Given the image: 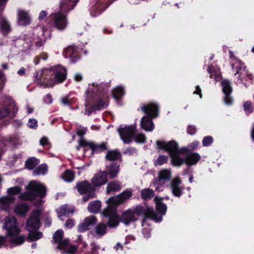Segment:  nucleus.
I'll return each instance as SVG.
<instances>
[{
  "mask_svg": "<svg viewBox=\"0 0 254 254\" xmlns=\"http://www.w3.org/2000/svg\"><path fill=\"white\" fill-rule=\"evenodd\" d=\"M51 17L54 25L59 30H64L67 26V20L64 12L59 10L52 14Z\"/></svg>",
  "mask_w": 254,
  "mask_h": 254,
  "instance_id": "obj_17",
  "label": "nucleus"
},
{
  "mask_svg": "<svg viewBox=\"0 0 254 254\" xmlns=\"http://www.w3.org/2000/svg\"><path fill=\"white\" fill-rule=\"evenodd\" d=\"M29 210L27 204L24 203L16 205L14 208V212L17 215L24 216Z\"/></svg>",
  "mask_w": 254,
  "mask_h": 254,
  "instance_id": "obj_31",
  "label": "nucleus"
},
{
  "mask_svg": "<svg viewBox=\"0 0 254 254\" xmlns=\"http://www.w3.org/2000/svg\"><path fill=\"white\" fill-rule=\"evenodd\" d=\"M107 231V226L105 224L100 223L92 230V234L97 238H100L104 235Z\"/></svg>",
  "mask_w": 254,
  "mask_h": 254,
  "instance_id": "obj_27",
  "label": "nucleus"
},
{
  "mask_svg": "<svg viewBox=\"0 0 254 254\" xmlns=\"http://www.w3.org/2000/svg\"><path fill=\"white\" fill-rule=\"evenodd\" d=\"M136 130V125L133 124L125 127L121 126L118 128V132L124 143L128 144L132 141Z\"/></svg>",
  "mask_w": 254,
  "mask_h": 254,
  "instance_id": "obj_14",
  "label": "nucleus"
},
{
  "mask_svg": "<svg viewBox=\"0 0 254 254\" xmlns=\"http://www.w3.org/2000/svg\"><path fill=\"white\" fill-rule=\"evenodd\" d=\"M119 172V165L117 163H112L107 167L106 173L111 178H114L117 176Z\"/></svg>",
  "mask_w": 254,
  "mask_h": 254,
  "instance_id": "obj_30",
  "label": "nucleus"
},
{
  "mask_svg": "<svg viewBox=\"0 0 254 254\" xmlns=\"http://www.w3.org/2000/svg\"><path fill=\"white\" fill-rule=\"evenodd\" d=\"M3 142L4 145L6 146L11 142V138L10 137L5 138L3 139Z\"/></svg>",
  "mask_w": 254,
  "mask_h": 254,
  "instance_id": "obj_62",
  "label": "nucleus"
},
{
  "mask_svg": "<svg viewBox=\"0 0 254 254\" xmlns=\"http://www.w3.org/2000/svg\"><path fill=\"white\" fill-rule=\"evenodd\" d=\"M121 157V154L116 150L108 151L106 155V158L109 161L120 160Z\"/></svg>",
  "mask_w": 254,
  "mask_h": 254,
  "instance_id": "obj_37",
  "label": "nucleus"
},
{
  "mask_svg": "<svg viewBox=\"0 0 254 254\" xmlns=\"http://www.w3.org/2000/svg\"><path fill=\"white\" fill-rule=\"evenodd\" d=\"M109 87L108 83H93L88 85L85 92V114L89 116L92 112L108 106L107 92Z\"/></svg>",
  "mask_w": 254,
  "mask_h": 254,
  "instance_id": "obj_1",
  "label": "nucleus"
},
{
  "mask_svg": "<svg viewBox=\"0 0 254 254\" xmlns=\"http://www.w3.org/2000/svg\"><path fill=\"white\" fill-rule=\"evenodd\" d=\"M47 15V13L46 11L43 10L42 11L39 15V19L40 20L43 19L44 18H45Z\"/></svg>",
  "mask_w": 254,
  "mask_h": 254,
  "instance_id": "obj_61",
  "label": "nucleus"
},
{
  "mask_svg": "<svg viewBox=\"0 0 254 254\" xmlns=\"http://www.w3.org/2000/svg\"><path fill=\"white\" fill-rule=\"evenodd\" d=\"M28 191L20 194L19 197L23 200H35V205H39L43 201L46 196L47 189L46 187L40 182L33 181L30 182L26 187Z\"/></svg>",
  "mask_w": 254,
  "mask_h": 254,
  "instance_id": "obj_5",
  "label": "nucleus"
},
{
  "mask_svg": "<svg viewBox=\"0 0 254 254\" xmlns=\"http://www.w3.org/2000/svg\"><path fill=\"white\" fill-rule=\"evenodd\" d=\"M170 188L173 195L176 197H180L185 189V186L183 184L182 180L178 177L172 180Z\"/></svg>",
  "mask_w": 254,
  "mask_h": 254,
  "instance_id": "obj_18",
  "label": "nucleus"
},
{
  "mask_svg": "<svg viewBox=\"0 0 254 254\" xmlns=\"http://www.w3.org/2000/svg\"><path fill=\"white\" fill-rule=\"evenodd\" d=\"M8 0H0V13L4 9L6 2Z\"/></svg>",
  "mask_w": 254,
  "mask_h": 254,
  "instance_id": "obj_57",
  "label": "nucleus"
},
{
  "mask_svg": "<svg viewBox=\"0 0 254 254\" xmlns=\"http://www.w3.org/2000/svg\"><path fill=\"white\" fill-rule=\"evenodd\" d=\"M155 200L157 212H155L151 207H145L140 205L136 206L132 210L137 218L140 216H144V218H148L156 222H160L162 220L163 216L166 213L167 207L162 202V198L157 199L156 198Z\"/></svg>",
  "mask_w": 254,
  "mask_h": 254,
  "instance_id": "obj_6",
  "label": "nucleus"
},
{
  "mask_svg": "<svg viewBox=\"0 0 254 254\" xmlns=\"http://www.w3.org/2000/svg\"><path fill=\"white\" fill-rule=\"evenodd\" d=\"M124 88L121 86L116 87L112 92L113 97L116 100L121 98L124 94Z\"/></svg>",
  "mask_w": 254,
  "mask_h": 254,
  "instance_id": "obj_35",
  "label": "nucleus"
},
{
  "mask_svg": "<svg viewBox=\"0 0 254 254\" xmlns=\"http://www.w3.org/2000/svg\"><path fill=\"white\" fill-rule=\"evenodd\" d=\"M187 132L189 134L193 135L196 132L195 127L193 126H188Z\"/></svg>",
  "mask_w": 254,
  "mask_h": 254,
  "instance_id": "obj_56",
  "label": "nucleus"
},
{
  "mask_svg": "<svg viewBox=\"0 0 254 254\" xmlns=\"http://www.w3.org/2000/svg\"><path fill=\"white\" fill-rule=\"evenodd\" d=\"M11 30V25L9 21L5 18H3L0 23V31L5 35L9 33Z\"/></svg>",
  "mask_w": 254,
  "mask_h": 254,
  "instance_id": "obj_32",
  "label": "nucleus"
},
{
  "mask_svg": "<svg viewBox=\"0 0 254 254\" xmlns=\"http://www.w3.org/2000/svg\"><path fill=\"white\" fill-rule=\"evenodd\" d=\"M194 94H198L200 98H202L201 90L199 86H196L195 90L193 92Z\"/></svg>",
  "mask_w": 254,
  "mask_h": 254,
  "instance_id": "obj_58",
  "label": "nucleus"
},
{
  "mask_svg": "<svg viewBox=\"0 0 254 254\" xmlns=\"http://www.w3.org/2000/svg\"><path fill=\"white\" fill-rule=\"evenodd\" d=\"M39 163V160L35 157L28 159L25 162L26 168L29 170H32Z\"/></svg>",
  "mask_w": 254,
  "mask_h": 254,
  "instance_id": "obj_38",
  "label": "nucleus"
},
{
  "mask_svg": "<svg viewBox=\"0 0 254 254\" xmlns=\"http://www.w3.org/2000/svg\"><path fill=\"white\" fill-rule=\"evenodd\" d=\"M30 21V17L28 13L23 10H19L18 13V25L24 26L28 24Z\"/></svg>",
  "mask_w": 254,
  "mask_h": 254,
  "instance_id": "obj_29",
  "label": "nucleus"
},
{
  "mask_svg": "<svg viewBox=\"0 0 254 254\" xmlns=\"http://www.w3.org/2000/svg\"><path fill=\"white\" fill-rule=\"evenodd\" d=\"M78 143L79 144L76 147L77 150L79 149L80 147H87L91 150L92 153H100L107 149V145L105 142L96 144L81 138Z\"/></svg>",
  "mask_w": 254,
  "mask_h": 254,
  "instance_id": "obj_16",
  "label": "nucleus"
},
{
  "mask_svg": "<svg viewBox=\"0 0 254 254\" xmlns=\"http://www.w3.org/2000/svg\"><path fill=\"white\" fill-rule=\"evenodd\" d=\"M15 197L7 195L0 197V209L9 211L11 206L14 203Z\"/></svg>",
  "mask_w": 254,
  "mask_h": 254,
  "instance_id": "obj_20",
  "label": "nucleus"
},
{
  "mask_svg": "<svg viewBox=\"0 0 254 254\" xmlns=\"http://www.w3.org/2000/svg\"><path fill=\"white\" fill-rule=\"evenodd\" d=\"M168 159V157L165 155H160L154 161L155 166H161L167 162Z\"/></svg>",
  "mask_w": 254,
  "mask_h": 254,
  "instance_id": "obj_42",
  "label": "nucleus"
},
{
  "mask_svg": "<svg viewBox=\"0 0 254 254\" xmlns=\"http://www.w3.org/2000/svg\"><path fill=\"white\" fill-rule=\"evenodd\" d=\"M232 67L233 69L236 71L235 75H238L240 82L243 83L245 80H247V78H251V75L248 74L245 66L241 61L236 60L234 63H232Z\"/></svg>",
  "mask_w": 254,
  "mask_h": 254,
  "instance_id": "obj_15",
  "label": "nucleus"
},
{
  "mask_svg": "<svg viewBox=\"0 0 254 254\" xmlns=\"http://www.w3.org/2000/svg\"><path fill=\"white\" fill-rule=\"evenodd\" d=\"M87 130V128L86 127H83L80 126L77 129V134L78 135L82 137L84 134H85ZM80 138H83L81 137ZM81 139H80V140Z\"/></svg>",
  "mask_w": 254,
  "mask_h": 254,
  "instance_id": "obj_51",
  "label": "nucleus"
},
{
  "mask_svg": "<svg viewBox=\"0 0 254 254\" xmlns=\"http://www.w3.org/2000/svg\"><path fill=\"white\" fill-rule=\"evenodd\" d=\"M74 101L69 96H66L61 98V103L64 106H70L73 104Z\"/></svg>",
  "mask_w": 254,
  "mask_h": 254,
  "instance_id": "obj_45",
  "label": "nucleus"
},
{
  "mask_svg": "<svg viewBox=\"0 0 254 254\" xmlns=\"http://www.w3.org/2000/svg\"><path fill=\"white\" fill-rule=\"evenodd\" d=\"M158 149L167 151L172 159V164L179 166L186 163L188 166L195 165L200 159V156L197 153H192L187 155L184 154V151L187 150L183 148L179 149L177 143L174 140L166 142L164 140H158L156 142Z\"/></svg>",
  "mask_w": 254,
  "mask_h": 254,
  "instance_id": "obj_2",
  "label": "nucleus"
},
{
  "mask_svg": "<svg viewBox=\"0 0 254 254\" xmlns=\"http://www.w3.org/2000/svg\"><path fill=\"white\" fill-rule=\"evenodd\" d=\"M66 74L67 70L64 67L56 65L37 72L35 75V80L41 86L52 87L56 84L64 82L66 78Z\"/></svg>",
  "mask_w": 254,
  "mask_h": 254,
  "instance_id": "obj_3",
  "label": "nucleus"
},
{
  "mask_svg": "<svg viewBox=\"0 0 254 254\" xmlns=\"http://www.w3.org/2000/svg\"><path fill=\"white\" fill-rule=\"evenodd\" d=\"M41 211L39 209L34 211L27 221L26 229L29 231L28 237L31 241H37L43 237L41 232H37L40 226L39 217Z\"/></svg>",
  "mask_w": 254,
  "mask_h": 254,
  "instance_id": "obj_11",
  "label": "nucleus"
},
{
  "mask_svg": "<svg viewBox=\"0 0 254 254\" xmlns=\"http://www.w3.org/2000/svg\"><path fill=\"white\" fill-rule=\"evenodd\" d=\"M172 178V171L170 169H164L158 173V177L152 182L150 186L154 187L158 192L164 190L165 184L170 181Z\"/></svg>",
  "mask_w": 254,
  "mask_h": 254,
  "instance_id": "obj_12",
  "label": "nucleus"
},
{
  "mask_svg": "<svg viewBox=\"0 0 254 254\" xmlns=\"http://www.w3.org/2000/svg\"><path fill=\"white\" fill-rule=\"evenodd\" d=\"M50 35V31L41 26L37 27L25 38V47L30 51H35L43 46L45 39Z\"/></svg>",
  "mask_w": 254,
  "mask_h": 254,
  "instance_id": "obj_8",
  "label": "nucleus"
},
{
  "mask_svg": "<svg viewBox=\"0 0 254 254\" xmlns=\"http://www.w3.org/2000/svg\"><path fill=\"white\" fill-rule=\"evenodd\" d=\"M65 55L66 58H69L73 60V59L76 57V50L73 46H69L65 50Z\"/></svg>",
  "mask_w": 254,
  "mask_h": 254,
  "instance_id": "obj_40",
  "label": "nucleus"
},
{
  "mask_svg": "<svg viewBox=\"0 0 254 254\" xmlns=\"http://www.w3.org/2000/svg\"><path fill=\"white\" fill-rule=\"evenodd\" d=\"M74 225V221L72 219H68L65 224L64 226L67 229H70Z\"/></svg>",
  "mask_w": 254,
  "mask_h": 254,
  "instance_id": "obj_53",
  "label": "nucleus"
},
{
  "mask_svg": "<svg viewBox=\"0 0 254 254\" xmlns=\"http://www.w3.org/2000/svg\"><path fill=\"white\" fill-rule=\"evenodd\" d=\"M134 141L137 143H143L146 141V136L143 133L134 134Z\"/></svg>",
  "mask_w": 254,
  "mask_h": 254,
  "instance_id": "obj_43",
  "label": "nucleus"
},
{
  "mask_svg": "<svg viewBox=\"0 0 254 254\" xmlns=\"http://www.w3.org/2000/svg\"><path fill=\"white\" fill-rule=\"evenodd\" d=\"M137 220V217L135 215L132 209H128L125 211L122 216L121 222L126 225H129L130 223Z\"/></svg>",
  "mask_w": 254,
  "mask_h": 254,
  "instance_id": "obj_23",
  "label": "nucleus"
},
{
  "mask_svg": "<svg viewBox=\"0 0 254 254\" xmlns=\"http://www.w3.org/2000/svg\"><path fill=\"white\" fill-rule=\"evenodd\" d=\"M152 220L148 218H144L142 221V226L143 227L142 234L145 238H149L151 236L150 222Z\"/></svg>",
  "mask_w": 254,
  "mask_h": 254,
  "instance_id": "obj_28",
  "label": "nucleus"
},
{
  "mask_svg": "<svg viewBox=\"0 0 254 254\" xmlns=\"http://www.w3.org/2000/svg\"><path fill=\"white\" fill-rule=\"evenodd\" d=\"M97 222L96 218L94 216H90L85 218L82 223L78 227V231L84 232L89 229L90 227L93 225Z\"/></svg>",
  "mask_w": 254,
  "mask_h": 254,
  "instance_id": "obj_22",
  "label": "nucleus"
},
{
  "mask_svg": "<svg viewBox=\"0 0 254 254\" xmlns=\"http://www.w3.org/2000/svg\"><path fill=\"white\" fill-rule=\"evenodd\" d=\"M9 113V110L6 107H3L0 111V118H3Z\"/></svg>",
  "mask_w": 254,
  "mask_h": 254,
  "instance_id": "obj_52",
  "label": "nucleus"
},
{
  "mask_svg": "<svg viewBox=\"0 0 254 254\" xmlns=\"http://www.w3.org/2000/svg\"><path fill=\"white\" fill-rule=\"evenodd\" d=\"M6 241L4 237H0V248L6 246Z\"/></svg>",
  "mask_w": 254,
  "mask_h": 254,
  "instance_id": "obj_59",
  "label": "nucleus"
},
{
  "mask_svg": "<svg viewBox=\"0 0 254 254\" xmlns=\"http://www.w3.org/2000/svg\"><path fill=\"white\" fill-rule=\"evenodd\" d=\"M132 195V190L128 189L116 196L110 197L106 201L108 207L102 212L101 215L107 219V224L110 228H115L119 223V217L117 213L116 207L126 202Z\"/></svg>",
  "mask_w": 254,
  "mask_h": 254,
  "instance_id": "obj_4",
  "label": "nucleus"
},
{
  "mask_svg": "<svg viewBox=\"0 0 254 254\" xmlns=\"http://www.w3.org/2000/svg\"><path fill=\"white\" fill-rule=\"evenodd\" d=\"M40 145L44 147H47V149H49L51 147V144L49 141L48 137L46 136H43L40 140Z\"/></svg>",
  "mask_w": 254,
  "mask_h": 254,
  "instance_id": "obj_46",
  "label": "nucleus"
},
{
  "mask_svg": "<svg viewBox=\"0 0 254 254\" xmlns=\"http://www.w3.org/2000/svg\"><path fill=\"white\" fill-rule=\"evenodd\" d=\"M48 166L46 164H43L36 168L33 172L34 176L45 175L47 173Z\"/></svg>",
  "mask_w": 254,
  "mask_h": 254,
  "instance_id": "obj_36",
  "label": "nucleus"
},
{
  "mask_svg": "<svg viewBox=\"0 0 254 254\" xmlns=\"http://www.w3.org/2000/svg\"><path fill=\"white\" fill-rule=\"evenodd\" d=\"M207 71L210 74V77L213 78L215 82L220 81L221 79V74L220 68L216 64H211L208 66Z\"/></svg>",
  "mask_w": 254,
  "mask_h": 254,
  "instance_id": "obj_26",
  "label": "nucleus"
},
{
  "mask_svg": "<svg viewBox=\"0 0 254 254\" xmlns=\"http://www.w3.org/2000/svg\"><path fill=\"white\" fill-rule=\"evenodd\" d=\"M221 86L222 87V91L224 94V101L225 103L227 105H230L233 103V99L230 95L232 91V87L229 81L223 80L221 82Z\"/></svg>",
  "mask_w": 254,
  "mask_h": 254,
  "instance_id": "obj_19",
  "label": "nucleus"
},
{
  "mask_svg": "<svg viewBox=\"0 0 254 254\" xmlns=\"http://www.w3.org/2000/svg\"><path fill=\"white\" fill-rule=\"evenodd\" d=\"M244 110L245 113L248 115L252 112V107L251 102L247 101L243 104Z\"/></svg>",
  "mask_w": 254,
  "mask_h": 254,
  "instance_id": "obj_49",
  "label": "nucleus"
},
{
  "mask_svg": "<svg viewBox=\"0 0 254 254\" xmlns=\"http://www.w3.org/2000/svg\"><path fill=\"white\" fill-rule=\"evenodd\" d=\"M21 190L20 188L17 186L9 188L7 190L8 193L7 195L13 196L14 197V195L18 194Z\"/></svg>",
  "mask_w": 254,
  "mask_h": 254,
  "instance_id": "obj_44",
  "label": "nucleus"
},
{
  "mask_svg": "<svg viewBox=\"0 0 254 254\" xmlns=\"http://www.w3.org/2000/svg\"><path fill=\"white\" fill-rule=\"evenodd\" d=\"M78 0H62L60 4V10L64 13L68 12L75 7Z\"/></svg>",
  "mask_w": 254,
  "mask_h": 254,
  "instance_id": "obj_24",
  "label": "nucleus"
},
{
  "mask_svg": "<svg viewBox=\"0 0 254 254\" xmlns=\"http://www.w3.org/2000/svg\"><path fill=\"white\" fill-rule=\"evenodd\" d=\"M43 100L45 103L50 104L53 102L52 97L50 94H48L44 97Z\"/></svg>",
  "mask_w": 254,
  "mask_h": 254,
  "instance_id": "obj_54",
  "label": "nucleus"
},
{
  "mask_svg": "<svg viewBox=\"0 0 254 254\" xmlns=\"http://www.w3.org/2000/svg\"><path fill=\"white\" fill-rule=\"evenodd\" d=\"M121 189V185L118 182H113L108 184L106 192L108 194L110 192H115L120 190Z\"/></svg>",
  "mask_w": 254,
  "mask_h": 254,
  "instance_id": "obj_34",
  "label": "nucleus"
},
{
  "mask_svg": "<svg viewBox=\"0 0 254 254\" xmlns=\"http://www.w3.org/2000/svg\"><path fill=\"white\" fill-rule=\"evenodd\" d=\"M87 208L91 213H99L101 209V202L99 200L93 201L89 203Z\"/></svg>",
  "mask_w": 254,
  "mask_h": 254,
  "instance_id": "obj_33",
  "label": "nucleus"
},
{
  "mask_svg": "<svg viewBox=\"0 0 254 254\" xmlns=\"http://www.w3.org/2000/svg\"><path fill=\"white\" fill-rule=\"evenodd\" d=\"M140 110L146 114V116H144L140 120V128L146 131H153L154 125L152 118H155L158 116V105L154 103L145 104L141 105Z\"/></svg>",
  "mask_w": 254,
  "mask_h": 254,
  "instance_id": "obj_10",
  "label": "nucleus"
},
{
  "mask_svg": "<svg viewBox=\"0 0 254 254\" xmlns=\"http://www.w3.org/2000/svg\"><path fill=\"white\" fill-rule=\"evenodd\" d=\"M77 246L79 249H83L87 247V244L82 240L80 235L78 236L77 239Z\"/></svg>",
  "mask_w": 254,
  "mask_h": 254,
  "instance_id": "obj_50",
  "label": "nucleus"
},
{
  "mask_svg": "<svg viewBox=\"0 0 254 254\" xmlns=\"http://www.w3.org/2000/svg\"><path fill=\"white\" fill-rule=\"evenodd\" d=\"M198 145L199 142L198 141H193L189 144L188 146V149L190 150H194L198 147Z\"/></svg>",
  "mask_w": 254,
  "mask_h": 254,
  "instance_id": "obj_55",
  "label": "nucleus"
},
{
  "mask_svg": "<svg viewBox=\"0 0 254 254\" xmlns=\"http://www.w3.org/2000/svg\"><path fill=\"white\" fill-rule=\"evenodd\" d=\"M64 231L62 230H57L53 235L54 243L58 244V248L62 251L63 253L69 254H78L76 252V248L69 244L68 239L64 240ZM91 251L86 253H81L80 254H98V251L100 247L95 243L92 242L91 245Z\"/></svg>",
  "mask_w": 254,
  "mask_h": 254,
  "instance_id": "obj_7",
  "label": "nucleus"
},
{
  "mask_svg": "<svg viewBox=\"0 0 254 254\" xmlns=\"http://www.w3.org/2000/svg\"><path fill=\"white\" fill-rule=\"evenodd\" d=\"M136 153V150L133 148H129L126 151V153L132 154Z\"/></svg>",
  "mask_w": 254,
  "mask_h": 254,
  "instance_id": "obj_64",
  "label": "nucleus"
},
{
  "mask_svg": "<svg viewBox=\"0 0 254 254\" xmlns=\"http://www.w3.org/2000/svg\"><path fill=\"white\" fill-rule=\"evenodd\" d=\"M107 182V173L104 171L99 172L92 179V184L94 187H100Z\"/></svg>",
  "mask_w": 254,
  "mask_h": 254,
  "instance_id": "obj_21",
  "label": "nucleus"
},
{
  "mask_svg": "<svg viewBox=\"0 0 254 254\" xmlns=\"http://www.w3.org/2000/svg\"><path fill=\"white\" fill-rule=\"evenodd\" d=\"M213 141V139L211 136H207L203 137L202 143L203 146H208L210 145Z\"/></svg>",
  "mask_w": 254,
  "mask_h": 254,
  "instance_id": "obj_47",
  "label": "nucleus"
},
{
  "mask_svg": "<svg viewBox=\"0 0 254 254\" xmlns=\"http://www.w3.org/2000/svg\"><path fill=\"white\" fill-rule=\"evenodd\" d=\"M62 178L66 182H71L74 179V174L71 171L66 170L62 176Z\"/></svg>",
  "mask_w": 254,
  "mask_h": 254,
  "instance_id": "obj_41",
  "label": "nucleus"
},
{
  "mask_svg": "<svg viewBox=\"0 0 254 254\" xmlns=\"http://www.w3.org/2000/svg\"><path fill=\"white\" fill-rule=\"evenodd\" d=\"M3 228L6 230L9 241L11 244L20 245L24 243L25 237L19 235L20 229L14 216H8L5 218Z\"/></svg>",
  "mask_w": 254,
  "mask_h": 254,
  "instance_id": "obj_9",
  "label": "nucleus"
},
{
  "mask_svg": "<svg viewBox=\"0 0 254 254\" xmlns=\"http://www.w3.org/2000/svg\"><path fill=\"white\" fill-rule=\"evenodd\" d=\"M26 69L23 67H22L20 68L19 70H18L17 73L18 75L20 76H22L25 75V74Z\"/></svg>",
  "mask_w": 254,
  "mask_h": 254,
  "instance_id": "obj_63",
  "label": "nucleus"
},
{
  "mask_svg": "<svg viewBox=\"0 0 254 254\" xmlns=\"http://www.w3.org/2000/svg\"><path fill=\"white\" fill-rule=\"evenodd\" d=\"M76 188L81 194H85L83 197V201L86 202L89 198H94L95 195V189L87 181H83L76 184Z\"/></svg>",
  "mask_w": 254,
  "mask_h": 254,
  "instance_id": "obj_13",
  "label": "nucleus"
},
{
  "mask_svg": "<svg viewBox=\"0 0 254 254\" xmlns=\"http://www.w3.org/2000/svg\"><path fill=\"white\" fill-rule=\"evenodd\" d=\"M74 211V207L68 204H64L57 209L58 217L61 218L63 216H69Z\"/></svg>",
  "mask_w": 254,
  "mask_h": 254,
  "instance_id": "obj_25",
  "label": "nucleus"
},
{
  "mask_svg": "<svg viewBox=\"0 0 254 254\" xmlns=\"http://www.w3.org/2000/svg\"><path fill=\"white\" fill-rule=\"evenodd\" d=\"M74 79L76 81H80L82 79V76L81 74L77 73L74 75Z\"/></svg>",
  "mask_w": 254,
  "mask_h": 254,
  "instance_id": "obj_60",
  "label": "nucleus"
},
{
  "mask_svg": "<svg viewBox=\"0 0 254 254\" xmlns=\"http://www.w3.org/2000/svg\"><path fill=\"white\" fill-rule=\"evenodd\" d=\"M27 126L32 129H36L38 127L37 120L34 118L29 119L27 123Z\"/></svg>",
  "mask_w": 254,
  "mask_h": 254,
  "instance_id": "obj_48",
  "label": "nucleus"
},
{
  "mask_svg": "<svg viewBox=\"0 0 254 254\" xmlns=\"http://www.w3.org/2000/svg\"><path fill=\"white\" fill-rule=\"evenodd\" d=\"M140 195L144 200L150 199L154 195V191L150 189H144L141 190Z\"/></svg>",
  "mask_w": 254,
  "mask_h": 254,
  "instance_id": "obj_39",
  "label": "nucleus"
}]
</instances>
